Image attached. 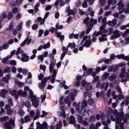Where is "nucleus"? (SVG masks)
<instances>
[{
  "mask_svg": "<svg viewBox=\"0 0 129 129\" xmlns=\"http://www.w3.org/2000/svg\"><path fill=\"white\" fill-rule=\"evenodd\" d=\"M40 69L42 70L43 71H45L46 70V66L44 65L41 64L40 66Z\"/></svg>",
  "mask_w": 129,
  "mask_h": 129,
  "instance_id": "obj_58",
  "label": "nucleus"
},
{
  "mask_svg": "<svg viewBox=\"0 0 129 129\" xmlns=\"http://www.w3.org/2000/svg\"><path fill=\"white\" fill-rule=\"evenodd\" d=\"M106 2V0H100V4L101 6H104Z\"/></svg>",
  "mask_w": 129,
  "mask_h": 129,
  "instance_id": "obj_51",
  "label": "nucleus"
},
{
  "mask_svg": "<svg viewBox=\"0 0 129 129\" xmlns=\"http://www.w3.org/2000/svg\"><path fill=\"white\" fill-rule=\"evenodd\" d=\"M50 46V43L49 42H47L46 44H45L43 45V49H45L46 48H49Z\"/></svg>",
  "mask_w": 129,
  "mask_h": 129,
  "instance_id": "obj_43",
  "label": "nucleus"
},
{
  "mask_svg": "<svg viewBox=\"0 0 129 129\" xmlns=\"http://www.w3.org/2000/svg\"><path fill=\"white\" fill-rule=\"evenodd\" d=\"M112 109L111 108L109 107L108 108L107 110L108 114H110L112 112Z\"/></svg>",
  "mask_w": 129,
  "mask_h": 129,
  "instance_id": "obj_56",
  "label": "nucleus"
},
{
  "mask_svg": "<svg viewBox=\"0 0 129 129\" xmlns=\"http://www.w3.org/2000/svg\"><path fill=\"white\" fill-rule=\"evenodd\" d=\"M73 105L74 107H76V110L78 111L80 114L86 116L89 115L88 112L85 109V107H86L87 105L86 101L84 100L81 103H78V106H77V104L76 102H74Z\"/></svg>",
  "mask_w": 129,
  "mask_h": 129,
  "instance_id": "obj_1",
  "label": "nucleus"
},
{
  "mask_svg": "<svg viewBox=\"0 0 129 129\" xmlns=\"http://www.w3.org/2000/svg\"><path fill=\"white\" fill-rule=\"evenodd\" d=\"M44 32V30L43 29H40L39 30V35H38V37H41V36L43 34Z\"/></svg>",
  "mask_w": 129,
  "mask_h": 129,
  "instance_id": "obj_62",
  "label": "nucleus"
},
{
  "mask_svg": "<svg viewBox=\"0 0 129 129\" xmlns=\"http://www.w3.org/2000/svg\"><path fill=\"white\" fill-rule=\"evenodd\" d=\"M89 129H99L96 126H95L94 124L92 123L90 125Z\"/></svg>",
  "mask_w": 129,
  "mask_h": 129,
  "instance_id": "obj_42",
  "label": "nucleus"
},
{
  "mask_svg": "<svg viewBox=\"0 0 129 129\" xmlns=\"http://www.w3.org/2000/svg\"><path fill=\"white\" fill-rule=\"evenodd\" d=\"M95 116L94 115H93L89 118V121L90 122H93L95 119Z\"/></svg>",
  "mask_w": 129,
  "mask_h": 129,
  "instance_id": "obj_41",
  "label": "nucleus"
},
{
  "mask_svg": "<svg viewBox=\"0 0 129 129\" xmlns=\"http://www.w3.org/2000/svg\"><path fill=\"white\" fill-rule=\"evenodd\" d=\"M113 30L112 27L108 29L107 30L108 34L110 35L112 34Z\"/></svg>",
  "mask_w": 129,
  "mask_h": 129,
  "instance_id": "obj_49",
  "label": "nucleus"
},
{
  "mask_svg": "<svg viewBox=\"0 0 129 129\" xmlns=\"http://www.w3.org/2000/svg\"><path fill=\"white\" fill-rule=\"evenodd\" d=\"M31 41V39H29V37H27L24 41L21 44L20 46L22 47L25 45L26 42L27 44L29 45Z\"/></svg>",
  "mask_w": 129,
  "mask_h": 129,
  "instance_id": "obj_13",
  "label": "nucleus"
},
{
  "mask_svg": "<svg viewBox=\"0 0 129 129\" xmlns=\"http://www.w3.org/2000/svg\"><path fill=\"white\" fill-rule=\"evenodd\" d=\"M31 120V118L28 115H27L24 116V120L23 118L21 119V122L22 123H27L29 122Z\"/></svg>",
  "mask_w": 129,
  "mask_h": 129,
  "instance_id": "obj_11",
  "label": "nucleus"
},
{
  "mask_svg": "<svg viewBox=\"0 0 129 129\" xmlns=\"http://www.w3.org/2000/svg\"><path fill=\"white\" fill-rule=\"evenodd\" d=\"M46 95H42L41 96V99H42L41 102L42 103L43 102L46 98Z\"/></svg>",
  "mask_w": 129,
  "mask_h": 129,
  "instance_id": "obj_61",
  "label": "nucleus"
},
{
  "mask_svg": "<svg viewBox=\"0 0 129 129\" xmlns=\"http://www.w3.org/2000/svg\"><path fill=\"white\" fill-rule=\"evenodd\" d=\"M124 54H122L120 55H117L116 56L119 59H123L124 58Z\"/></svg>",
  "mask_w": 129,
  "mask_h": 129,
  "instance_id": "obj_54",
  "label": "nucleus"
},
{
  "mask_svg": "<svg viewBox=\"0 0 129 129\" xmlns=\"http://www.w3.org/2000/svg\"><path fill=\"white\" fill-rule=\"evenodd\" d=\"M107 18L106 17L103 18L102 20V22L103 24V25L100 27L101 30H102L104 28H106V25L107 24L106 23Z\"/></svg>",
  "mask_w": 129,
  "mask_h": 129,
  "instance_id": "obj_14",
  "label": "nucleus"
},
{
  "mask_svg": "<svg viewBox=\"0 0 129 129\" xmlns=\"http://www.w3.org/2000/svg\"><path fill=\"white\" fill-rule=\"evenodd\" d=\"M39 4L38 3H37L35 5L34 7V9L35 11L37 12L39 11L38 7L39 6Z\"/></svg>",
  "mask_w": 129,
  "mask_h": 129,
  "instance_id": "obj_47",
  "label": "nucleus"
},
{
  "mask_svg": "<svg viewBox=\"0 0 129 129\" xmlns=\"http://www.w3.org/2000/svg\"><path fill=\"white\" fill-rule=\"evenodd\" d=\"M23 106H25L27 108H30L31 107L30 104V102L28 101L23 102L22 103Z\"/></svg>",
  "mask_w": 129,
  "mask_h": 129,
  "instance_id": "obj_22",
  "label": "nucleus"
},
{
  "mask_svg": "<svg viewBox=\"0 0 129 129\" xmlns=\"http://www.w3.org/2000/svg\"><path fill=\"white\" fill-rule=\"evenodd\" d=\"M66 82L65 80H63L62 82H60V85H61L60 86L61 88L63 87L64 89H68L69 87L68 86L66 85Z\"/></svg>",
  "mask_w": 129,
  "mask_h": 129,
  "instance_id": "obj_19",
  "label": "nucleus"
},
{
  "mask_svg": "<svg viewBox=\"0 0 129 129\" xmlns=\"http://www.w3.org/2000/svg\"><path fill=\"white\" fill-rule=\"evenodd\" d=\"M56 64H50L49 66V71L52 73H57V69H54Z\"/></svg>",
  "mask_w": 129,
  "mask_h": 129,
  "instance_id": "obj_10",
  "label": "nucleus"
},
{
  "mask_svg": "<svg viewBox=\"0 0 129 129\" xmlns=\"http://www.w3.org/2000/svg\"><path fill=\"white\" fill-rule=\"evenodd\" d=\"M117 111H118L117 110L115 109L113 112V114L114 116H115L116 118V117L114 115V113H119V114H121V113L123 114V116L122 117V118L121 119L120 122H119V123H118L117 124V126H117V124L118 125L119 124L121 123V120L123 119V121L124 122V123H125L127 122V121L128 118L127 117H125V118H124V114L123 113H122V112H118ZM116 120H117V119H116Z\"/></svg>",
  "mask_w": 129,
  "mask_h": 129,
  "instance_id": "obj_7",
  "label": "nucleus"
},
{
  "mask_svg": "<svg viewBox=\"0 0 129 129\" xmlns=\"http://www.w3.org/2000/svg\"><path fill=\"white\" fill-rule=\"evenodd\" d=\"M9 58H10L9 57V56L8 55L2 59V62L3 63H6L8 59Z\"/></svg>",
  "mask_w": 129,
  "mask_h": 129,
  "instance_id": "obj_48",
  "label": "nucleus"
},
{
  "mask_svg": "<svg viewBox=\"0 0 129 129\" xmlns=\"http://www.w3.org/2000/svg\"><path fill=\"white\" fill-rule=\"evenodd\" d=\"M78 121L79 123H81L83 121V119L82 117L80 115H79L77 117Z\"/></svg>",
  "mask_w": 129,
  "mask_h": 129,
  "instance_id": "obj_60",
  "label": "nucleus"
},
{
  "mask_svg": "<svg viewBox=\"0 0 129 129\" xmlns=\"http://www.w3.org/2000/svg\"><path fill=\"white\" fill-rule=\"evenodd\" d=\"M116 19L114 18L112 21H108L107 22V24L109 25L114 26L116 24Z\"/></svg>",
  "mask_w": 129,
  "mask_h": 129,
  "instance_id": "obj_17",
  "label": "nucleus"
},
{
  "mask_svg": "<svg viewBox=\"0 0 129 129\" xmlns=\"http://www.w3.org/2000/svg\"><path fill=\"white\" fill-rule=\"evenodd\" d=\"M108 71L109 72L111 71L114 72L118 70V68L116 65H112L110 66L108 68Z\"/></svg>",
  "mask_w": 129,
  "mask_h": 129,
  "instance_id": "obj_15",
  "label": "nucleus"
},
{
  "mask_svg": "<svg viewBox=\"0 0 129 129\" xmlns=\"http://www.w3.org/2000/svg\"><path fill=\"white\" fill-rule=\"evenodd\" d=\"M7 17V14L6 13H2L0 15V22H1L4 19Z\"/></svg>",
  "mask_w": 129,
  "mask_h": 129,
  "instance_id": "obj_28",
  "label": "nucleus"
},
{
  "mask_svg": "<svg viewBox=\"0 0 129 129\" xmlns=\"http://www.w3.org/2000/svg\"><path fill=\"white\" fill-rule=\"evenodd\" d=\"M51 78V76H49L47 78L46 77H45L42 80L41 83H40L39 84V86L40 89H42L46 85V83L47 81V79L49 80Z\"/></svg>",
  "mask_w": 129,
  "mask_h": 129,
  "instance_id": "obj_5",
  "label": "nucleus"
},
{
  "mask_svg": "<svg viewBox=\"0 0 129 129\" xmlns=\"http://www.w3.org/2000/svg\"><path fill=\"white\" fill-rule=\"evenodd\" d=\"M37 58L38 59L40 60L41 62H42L44 57L42 55H40L37 56Z\"/></svg>",
  "mask_w": 129,
  "mask_h": 129,
  "instance_id": "obj_64",
  "label": "nucleus"
},
{
  "mask_svg": "<svg viewBox=\"0 0 129 129\" xmlns=\"http://www.w3.org/2000/svg\"><path fill=\"white\" fill-rule=\"evenodd\" d=\"M92 43V40H87L84 43L83 45V47L88 48L90 47Z\"/></svg>",
  "mask_w": 129,
  "mask_h": 129,
  "instance_id": "obj_18",
  "label": "nucleus"
},
{
  "mask_svg": "<svg viewBox=\"0 0 129 129\" xmlns=\"http://www.w3.org/2000/svg\"><path fill=\"white\" fill-rule=\"evenodd\" d=\"M81 4L80 1L77 0L75 3V5L77 7H78L80 6Z\"/></svg>",
  "mask_w": 129,
  "mask_h": 129,
  "instance_id": "obj_63",
  "label": "nucleus"
},
{
  "mask_svg": "<svg viewBox=\"0 0 129 129\" xmlns=\"http://www.w3.org/2000/svg\"><path fill=\"white\" fill-rule=\"evenodd\" d=\"M117 3L116 0H108V3L109 5H114Z\"/></svg>",
  "mask_w": 129,
  "mask_h": 129,
  "instance_id": "obj_33",
  "label": "nucleus"
},
{
  "mask_svg": "<svg viewBox=\"0 0 129 129\" xmlns=\"http://www.w3.org/2000/svg\"><path fill=\"white\" fill-rule=\"evenodd\" d=\"M14 24L12 22H11L9 25V27L7 28V30H9L10 31H11L13 28Z\"/></svg>",
  "mask_w": 129,
  "mask_h": 129,
  "instance_id": "obj_36",
  "label": "nucleus"
},
{
  "mask_svg": "<svg viewBox=\"0 0 129 129\" xmlns=\"http://www.w3.org/2000/svg\"><path fill=\"white\" fill-rule=\"evenodd\" d=\"M14 124L12 119H10L8 122H6L4 124V127L7 129H12V126H13Z\"/></svg>",
  "mask_w": 129,
  "mask_h": 129,
  "instance_id": "obj_6",
  "label": "nucleus"
},
{
  "mask_svg": "<svg viewBox=\"0 0 129 129\" xmlns=\"http://www.w3.org/2000/svg\"><path fill=\"white\" fill-rule=\"evenodd\" d=\"M107 35L106 34H103L102 36V37L99 39V40L100 42H102L105 41L107 40V38H106Z\"/></svg>",
  "mask_w": 129,
  "mask_h": 129,
  "instance_id": "obj_27",
  "label": "nucleus"
},
{
  "mask_svg": "<svg viewBox=\"0 0 129 129\" xmlns=\"http://www.w3.org/2000/svg\"><path fill=\"white\" fill-rule=\"evenodd\" d=\"M89 17H87L84 20L83 23H84L86 24V27H88V26H90L89 25V24H90V22H89Z\"/></svg>",
  "mask_w": 129,
  "mask_h": 129,
  "instance_id": "obj_24",
  "label": "nucleus"
},
{
  "mask_svg": "<svg viewBox=\"0 0 129 129\" xmlns=\"http://www.w3.org/2000/svg\"><path fill=\"white\" fill-rule=\"evenodd\" d=\"M94 102L93 99L92 98L90 99L88 101V104L90 105H92L94 103Z\"/></svg>",
  "mask_w": 129,
  "mask_h": 129,
  "instance_id": "obj_53",
  "label": "nucleus"
},
{
  "mask_svg": "<svg viewBox=\"0 0 129 129\" xmlns=\"http://www.w3.org/2000/svg\"><path fill=\"white\" fill-rule=\"evenodd\" d=\"M57 73H52V78L51 80V82L53 83L54 82L55 79V78L56 77Z\"/></svg>",
  "mask_w": 129,
  "mask_h": 129,
  "instance_id": "obj_35",
  "label": "nucleus"
},
{
  "mask_svg": "<svg viewBox=\"0 0 129 129\" xmlns=\"http://www.w3.org/2000/svg\"><path fill=\"white\" fill-rule=\"evenodd\" d=\"M18 113L21 116H22L24 114V112L22 109H20L18 110Z\"/></svg>",
  "mask_w": 129,
  "mask_h": 129,
  "instance_id": "obj_34",
  "label": "nucleus"
},
{
  "mask_svg": "<svg viewBox=\"0 0 129 129\" xmlns=\"http://www.w3.org/2000/svg\"><path fill=\"white\" fill-rule=\"evenodd\" d=\"M77 13V10L75 9H74V10H71L70 11L69 15L73 14V15H74L75 14H76Z\"/></svg>",
  "mask_w": 129,
  "mask_h": 129,
  "instance_id": "obj_44",
  "label": "nucleus"
},
{
  "mask_svg": "<svg viewBox=\"0 0 129 129\" xmlns=\"http://www.w3.org/2000/svg\"><path fill=\"white\" fill-rule=\"evenodd\" d=\"M7 93V91L6 90L3 89L2 90V91L0 92V96L3 98H5Z\"/></svg>",
  "mask_w": 129,
  "mask_h": 129,
  "instance_id": "obj_23",
  "label": "nucleus"
},
{
  "mask_svg": "<svg viewBox=\"0 0 129 129\" xmlns=\"http://www.w3.org/2000/svg\"><path fill=\"white\" fill-rule=\"evenodd\" d=\"M40 114V111L38 110H36V115L33 118V120H35L37 119L39 117Z\"/></svg>",
  "mask_w": 129,
  "mask_h": 129,
  "instance_id": "obj_30",
  "label": "nucleus"
},
{
  "mask_svg": "<svg viewBox=\"0 0 129 129\" xmlns=\"http://www.w3.org/2000/svg\"><path fill=\"white\" fill-rule=\"evenodd\" d=\"M21 59L23 62H27L29 60L28 56L25 53H24L21 56Z\"/></svg>",
  "mask_w": 129,
  "mask_h": 129,
  "instance_id": "obj_16",
  "label": "nucleus"
},
{
  "mask_svg": "<svg viewBox=\"0 0 129 129\" xmlns=\"http://www.w3.org/2000/svg\"><path fill=\"white\" fill-rule=\"evenodd\" d=\"M11 95L12 96H14L15 98H18V96L17 94V91L15 90H11L10 92Z\"/></svg>",
  "mask_w": 129,
  "mask_h": 129,
  "instance_id": "obj_26",
  "label": "nucleus"
},
{
  "mask_svg": "<svg viewBox=\"0 0 129 129\" xmlns=\"http://www.w3.org/2000/svg\"><path fill=\"white\" fill-rule=\"evenodd\" d=\"M36 125L37 126L36 129H48V126L47 123L45 121L41 124L39 122H37L36 123Z\"/></svg>",
  "mask_w": 129,
  "mask_h": 129,
  "instance_id": "obj_3",
  "label": "nucleus"
},
{
  "mask_svg": "<svg viewBox=\"0 0 129 129\" xmlns=\"http://www.w3.org/2000/svg\"><path fill=\"white\" fill-rule=\"evenodd\" d=\"M114 114L116 116L117 119L116 121L115 122V129H119V127L117 126V124L120 122L122 118L123 114L121 113L119 114L117 113H114Z\"/></svg>",
  "mask_w": 129,
  "mask_h": 129,
  "instance_id": "obj_4",
  "label": "nucleus"
},
{
  "mask_svg": "<svg viewBox=\"0 0 129 129\" xmlns=\"http://www.w3.org/2000/svg\"><path fill=\"white\" fill-rule=\"evenodd\" d=\"M91 27H90V26L87 27V28L86 29V34H88L91 30L92 28Z\"/></svg>",
  "mask_w": 129,
  "mask_h": 129,
  "instance_id": "obj_55",
  "label": "nucleus"
},
{
  "mask_svg": "<svg viewBox=\"0 0 129 129\" xmlns=\"http://www.w3.org/2000/svg\"><path fill=\"white\" fill-rule=\"evenodd\" d=\"M24 52V51L22 50H21L20 47H19L17 49L16 54V55H18L19 53L22 54Z\"/></svg>",
  "mask_w": 129,
  "mask_h": 129,
  "instance_id": "obj_37",
  "label": "nucleus"
},
{
  "mask_svg": "<svg viewBox=\"0 0 129 129\" xmlns=\"http://www.w3.org/2000/svg\"><path fill=\"white\" fill-rule=\"evenodd\" d=\"M113 35L111 36L110 39L113 40V39H116L119 37L120 35L119 31L118 30H115L113 32Z\"/></svg>",
  "mask_w": 129,
  "mask_h": 129,
  "instance_id": "obj_8",
  "label": "nucleus"
},
{
  "mask_svg": "<svg viewBox=\"0 0 129 129\" xmlns=\"http://www.w3.org/2000/svg\"><path fill=\"white\" fill-rule=\"evenodd\" d=\"M64 101L66 103L68 104V106H70L71 105V102L70 100L69 97L68 96L64 99Z\"/></svg>",
  "mask_w": 129,
  "mask_h": 129,
  "instance_id": "obj_29",
  "label": "nucleus"
},
{
  "mask_svg": "<svg viewBox=\"0 0 129 129\" xmlns=\"http://www.w3.org/2000/svg\"><path fill=\"white\" fill-rule=\"evenodd\" d=\"M129 33V30H128V29H127L125 30L124 33L122 34V35L123 37H125L128 35Z\"/></svg>",
  "mask_w": 129,
  "mask_h": 129,
  "instance_id": "obj_46",
  "label": "nucleus"
},
{
  "mask_svg": "<svg viewBox=\"0 0 129 129\" xmlns=\"http://www.w3.org/2000/svg\"><path fill=\"white\" fill-rule=\"evenodd\" d=\"M92 88L91 84L89 83H87L85 86V89L87 91L90 90L92 89Z\"/></svg>",
  "mask_w": 129,
  "mask_h": 129,
  "instance_id": "obj_25",
  "label": "nucleus"
},
{
  "mask_svg": "<svg viewBox=\"0 0 129 129\" xmlns=\"http://www.w3.org/2000/svg\"><path fill=\"white\" fill-rule=\"evenodd\" d=\"M23 0H16L15 1V5L19 6L22 2Z\"/></svg>",
  "mask_w": 129,
  "mask_h": 129,
  "instance_id": "obj_57",
  "label": "nucleus"
},
{
  "mask_svg": "<svg viewBox=\"0 0 129 129\" xmlns=\"http://www.w3.org/2000/svg\"><path fill=\"white\" fill-rule=\"evenodd\" d=\"M78 92V91L76 89H74L73 90V92H71L69 93V96L71 97V100L72 101L75 100V98L77 95Z\"/></svg>",
  "mask_w": 129,
  "mask_h": 129,
  "instance_id": "obj_9",
  "label": "nucleus"
},
{
  "mask_svg": "<svg viewBox=\"0 0 129 129\" xmlns=\"http://www.w3.org/2000/svg\"><path fill=\"white\" fill-rule=\"evenodd\" d=\"M13 14L12 12H9L8 13L7 15V17L9 20H10L12 19L13 17Z\"/></svg>",
  "mask_w": 129,
  "mask_h": 129,
  "instance_id": "obj_38",
  "label": "nucleus"
},
{
  "mask_svg": "<svg viewBox=\"0 0 129 129\" xmlns=\"http://www.w3.org/2000/svg\"><path fill=\"white\" fill-rule=\"evenodd\" d=\"M117 76L116 75L110 76L109 78V80L111 81H113L116 79Z\"/></svg>",
  "mask_w": 129,
  "mask_h": 129,
  "instance_id": "obj_39",
  "label": "nucleus"
},
{
  "mask_svg": "<svg viewBox=\"0 0 129 129\" xmlns=\"http://www.w3.org/2000/svg\"><path fill=\"white\" fill-rule=\"evenodd\" d=\"M9 119V117L7 116H5L4 117H1L0 120L2 122L5 121L7 120H8Z\"/></svg>",
  "mask_w": 129,
  "mask_h": 129,
  "instance_id": "obj_40",
  "label": "nucleus"
},
{
  "mask_svg": "<svg viewBox=\"0 0 129 129\" xmlns=\"http://www.w3.org/2000/svg\"><path fill=\"white\" fill-rule=\"evenodd\" d=\"M76 47V45L74 42H73L72 43H70L68 46V47H70L72 49L75 48Z\"/></svg>",
  "mask_w": 129,
  "mask_h": 129,
  "instance_id": "obj_32",
  "label": "nucleus"
},
{
  "mask_svg": "<svg viewBox=\"0 0 129 129\" xmlns=\"http://www.w3.org/2000/svg\"><path fill=\"white\" fill-rule=\"evenodd\" d=\"M48 57L50 61V64H56V59L51 54H49Z\"/></svg>",
  "mask_w": 129,
  "mask_h": 129,
  "instance_id": "obj_12",
  "label": "nucleus"
},
{
  "mask_svg": "<svg viewBox=\"0 0 129 129\" xmlns=\"http://www.w3.org/2000/svg\"><path fill=\"white\" fill-rule=\"evenodd\" d=\"M35 114V111L34 110H31L29 113V115L31 117H33L34 116Z\"/></svg>",
  "mask_w": 129,
  "mask_h": 129,
  "instance_id": "obj_59",
  "label": "nucleus"
},
{
  "mask_svg": "<svg viewBox=\"0 0 129 129\" xmlns=\"http://www.w3.org/2000/svg\"><path fill=\"white\" fill-rule=\"evenodd\" d=\"M11 71V69L10 67H7L6 68L4 69V71L5 73H8L10 72Z\"/></svg>",
  "mask_w": 129,
  "mask_h": 129,
  "instance_id": "obj_52",
  "label": "nucleus"
},
{
  "mask_svg": "<svg viewBox=\"0 0 129 129\" xmlns=\"http://www.w3.org/2000/svg\"><path fill=\"white\" fill-rule=\"evenodd\" d=\"M23 23L22 22H21L19 24L17 27V28L18 30H20L22 29V25Z\"/></svg>",
  "mask_w": 129,
  "mask_h": 129,
  "instance_id": "obj_50",
  "label": "nucleus"
},
{
  "mask_svg": "<svg viewBox=\"0 0 129 129\" xmlns=\"http://www.w3.org/2000/svg\"><path fill=\"white\" fill-rule=\"evenodd\" d=\"M29 96L31 99L32 102V105L37 108L39 105V101L37 100V98L36 95H33V93L30 89L29 90Z\"/></svg>",
  "mask_w": 129,
  "mask_h": 129,
  "instance_id": "obj_2",
  "label": "nucleus"
},
{
  "mask_svg": "<svg viewBox=\"0 0 129 129\" xmlns=\"http://www.w3.org/2000/svg\"><path fill=\"white\" fill-rule=\"evenodd\" d=\"M37 20L39 22H40V25H43L45 21V19L42 18L41 17H39L37 18Z\"/></svg>",
  "mask_w": 129,
  "mask_h": 129,
  "instance_id": "obj_21",
  "label": "nucleus"
},
{
  "mask_svg": "<svg viewBox=\"0 0 129 129\" xmlns=\"http://www.w3.org/2000/svg\"><path fill=\"white\" fill-rule=\"evenodd\" d=\"M109 74L106 72H105L103 75V77L105 79H106L108 77Z\"/></svg>",
  "mask_w": 129,
  "mask_h": 129,
  "instance_id": "obj_45",
  "label": "nucleus"
},
{
  "mask_svg": "<svg viewBox=\"0 0 129 129\" xmlns=\"http://www.w3.org/2000/svg\"><path fill=\"white\" fill-rule=\"evenodd\" d=\"M90 24L89 25L90 27H92L93 24H95L96 23L97 20L96 19H94L93 18H91L90 19Z\"/></svg>",
  "mask_w": 129,
  "mask_h": 129,
  "instance_id": "obj_20",
  "label": "nucleus"
},
{
  "mask_svg": "<svg viewBox=\"0 0 129 129\" xmlns=\"http://www.w3.org/2000/svg\"><path fill=\"white\" fill-rule=\"evenodd\" d=\"M75 122L76 121L75 117L73 116H71L70 119V123L71 124H74Z\"/></svg>",
  "mask_w": 129,
  "mask_h": 129,
  "instance_id": "obj_31",
  "label": "nucleus"
}]
</instances>
